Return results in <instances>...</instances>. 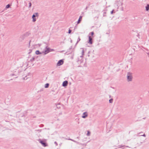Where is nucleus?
Returning a JSON list of instances; mask_svg holds the SVG:
<instances>
[{"mask_svg": "<svg viewBox=\"0 0 149 149\" xmlns=\"http://www.w3.org/2000/svg\"><path fill=\"white\" fill-rule=\"evenodd\" d=\"M146 10L147 11H148L149 10V5L148 4H147V6H146Z\"/></svg>", "mask_w": 149, "mask_h": 149, "instance_id": "nucleus-11", "label": "nucleus"}, {"mask_svg": "<svg viewBox=\"0 0 149 149\" xmlns=\"http://www.w3.org/2000/svg\"><path fill=\"white\" fill-rule=\"evenodd\" d=\"M81 51V55L80 56L81 57H82L84 54V48H82L80 49Z\"/></svg>", "mask_w": 149, "mask_h": 149, "instance_id": "nucleus-8", "label": "nucleus"}, {"mask_svg": "<svg viewBox=\"0 0 149 149\" xmlns=\"http://www.w3.org/2000/svg\"><path fill=\"white\" fill-rule=\"evenodd\" d=\"M40 143L44 147H45L47 146L46 143L44 142L43 141H41L40 142Z\"/></svg>", "mask_w": 149, "mask_h": 149, "instance_id": "nucleus-10", "label": "nucleus"}, {"mask_svg": "<svg viewBox=\"0 0 149 149\" xmlns=\"http://www.w3.org/2000/svg\"><path fill=\"white\" fill-rule=\"evenodd\" d=\"M148 56H149V53H148Z\"/></svg>", "mask_w": 149, "mask_h": 149, "instance_id": "nucleus-24", "label": "nucleus"}, {"mask_svg": "<svg viewBox=\"0 0 149 149\" xmlns=\"http://www.w3.org/2000/svg\"><path fill=\"white\" fill-rule=\"evenodd\" d=\"M64 61L63 60H60L57 63L56 65L58 66H60L63 63Z\"/></svg>", "mask_w": 149, "mask_h": 149, "instance_id": "nucleus-5", "label": "nucleus"}, {"mask_svg": "<svg viewBox=\"0 0 149 149\" xmlns=\"http://www.w3.org/2000/svg\"><path fill=\"white\" fill-rule=\"evenodd\" d=\"M94 35V33L93 32H91L89 34V36H90V35H91V37L93 38V36Z\"/></svg>", "mask_w": 149, "mask_h": 149, "instance_id": "nucleus-12", "label": "nucleus"}, {"mask_svg": "<svg viewBox=\"0 0 149 149\" xmlns=\"http://www.w3.org/2000/svg\"><path fill=\"white\" fill-rule=\"evenodd\" d=\"M68 84V82L67 81H64L62 85L63 86H67V85Z\"/></svg>", "mask_w": 149, "mask_h": 149, "instance_id": "nucleus-7", "label": "nucleus"}, {"mask_svg": "<svg viewBox=\"0 0 149 149\" xmlns=\"http://www.w3.org/2000/svg\"><path fill=\"white\" fill-rule=\"evenodd\" d=\"M88 136H89L90 135V132L89 131H88L87 134Z\"/></svg>", "mask_w": 149, "mask_h": 149, "instance_id": "nucleus-16", "label": "nucleus"}, {"mask_svg": "<svg viewBox=\"0 0 149 149\" xmlns=\"http://www.w3.org/2000/svg\"><path fill=\"white\" fill-rule=\"evenodd\" d=\"M82 16H80L79 17V20L77 22V24H79V23H80L81 21V19H82Z\"/></svg>", "mask_w": 149, "mask_h": 149, "instance_id": "nucleus-9", "label": "nucleus"}, {"mask_svg": "<svg viewBox=\"0 0 149 149\" xmlns=\"http://www.w3.org/2000/svg\"><path fill=\"white\" fill-rule=\"evenodd\" d=\"M80 38L79 37L78 39L77 42V43L79 41H80Z\"/></svg>", "mask_w": 149, "mask_h": 149, "instance_id": "nucleus-20", "label": "nucleus"}, {"mask_svg": "<svg viewBox=\"0 0 149 149\" xmlns=\"http://www.w3.org/2000/svg\"><path fill=\"white\" fill-rule=\"evenodd\" d=\"M143 136H145V134H144L143 135Z\"/></svg>", "mask_w": 149, "mask_h": 149, "instance_id": "nucleus-23", "label": "nucleus"}, {"mask_svg": "<svg viewBox=\"0 0 149 149\" xmlns=\"http://www.w3.org/2000/svg\"><path fill=\"white\" fill-rule=\"evenodd\" d=\"M38 13H35L32 16V18L33 19V22H35L36 20V17H38Z\"/></svg>", "mask_w": 149, "mask_h": 149, "instance_id": "nucleus-2", "label": "nucleus"}, {"mask_svg": "<svg viewBox=\"0 0 149 149\" xmlns=\"http://www.w3.org/2000/svg\"><path fill=\"white\" fill-rule=\"evenodd\" d=\"M49 84L48 83H47L45 85V88H48L49 86Z\"/></svg>", "mask_w": 149, "mask_h": 149, "instance_id": "nucleus-14", "label": "nucleus"}, {"mask_svg": "<svg viewBox=\"0 0 149 149\" xmlns=\"http://www.w3.org/2000/svg\"><path fill=\"white\" fill-rule=\"evenodd\" d=\"M127 80L128 81H132L133 79L132 74V73L128 72L127 74Z\"/></svg>", "mask_w": 149, "mask_h": 149, "instance_id": "nucleus-1", "label": "nucleus"}, {"mask_svg": "<svg viewBox=\"0 0 149 149\" xmlns=\"http://www.w3.org/2000/svg\"><path fill=\"white\" fill-rule=\"evenodd\" d=\"M35 53L37 55L41 54L42 53H41L38 50L36 51Z\"/></svg>", "mask_w": 149, "mask_h": 149, "instance_id": "nucleus-13", "label": "nucleus"}, {"mask_svg": "<svg viewBox=\"0 0 149 149\" xmlns=\"http://www.w3.org/2000/svg\"><path fill=\"white\" fill-rule=\"evenodd\" d=\"M93 37H91V36H89V40L88 43L92 45L93 44Z\"/></svg>", "mask_w": 149, "mask_h": 149, "instance_id": "nucleus-4", "label": "nucleus"}, {"mask_svg": "<svg viewBox=\"0 0 149 149\" xmlns=\"http://www.w3.org/2000/svg\"><path fill=\"white\" fill-rule=\"evenodd\" d=\"M71 32V30L70 29H69L68 31V33H70Z\"/></svg>", "mask_w": 149, "mask_h": 149, "instance_id": "nucleus-21", "label": "nucleus"}, {"mask_svg": "<svg viewBox=\"0 0 149 149\" xmlns=\"http://www.w3.org/2000/svg\"><path fill=\"white\" fill-rule=\"evenodd\" d=\"M113 11H114V10H112V11H111V14H112L113 13Z\"/></svg>", "mask_w": 149, "mask_h": 149, "instance_id": "nucleus-22", "label": "nucleus"}, {"mask_svg": "<svg viewBox=\"0 0 149 149\" xmlns=\"http://www.w3.org/2000/svg\"><path fill=\"white\" fill-rule=\"evenodd\" d=\"M10 7V5L9 4H8L6 6V8H8Z\"/></svg>", "mask_w": 149, "mask_h": 149, "instance_id": "nucleus-17", "label": "nucleus"}, {"mask_svg": "<svg viewBox=\"0 0 149 149\" xmlns=\"http://www.w3.org/2000/svg\"><path fill=\"white\" fill-rule=\"evenodd\" d=\"M88 116V113L86 112H84L83 114V116L82 117L83 118H85L87 117Z\"/></svg>", "mask_w": 149, "mask_h": 149, "instance_id": "nucleus-6", "label": "nucleus"}, {"mask_svg": "<svg viewBox=\"0 0 149 149\" xmlns=\"http://www.w3.org/2000/svg\"><path fill=\"white\" fill-rule=\"evenodd\" d=\"M50 49L49 48L46 47L45 48V50L43 51L42 53H44L45 54H46L50 51Z\"/></svg>", "mask_w": 149, "mask_h": 149, "instance_id": "nucleus-3", "label": "nucleus"}, {"mask_svg": "<svg viewBox=\"0 0 149 149\" xmlns=\"http://www.w3.org/2000/svg\"><path fill=\"white\" fill-rule=\"evenodd\" d=\"M109 102L110 103H111L112 102H113V99H111L109 100Z\"/></svg>", "mask_w": 149, "mask_h": 149, "instance_id": "nucleus-18", "label": "nucleus"}, {"mask_svg": "<svg viewBox=\"0 0 149 149\" xmlns=\"http://www.w3.org/2000/svg\"><path fill=\"white\" fill-rule=\"evenodd\" d=\"M10 76H16L17 75V74H15V73H12L10 74Z\"/></svg>", "mask_w": 149, "mask_h": 149, "instance_id": "nucleus-15", "label": "nucleus"}, {"mask_svg": "<svg viewBox=\"0 0 149 149\" xmlns=\"http://www.w3.org/2000/svg\"><path fill=\"white\" fill-rule=\"evenodd\" d=\"M29 7L30 8L31 6V2H30L29 3Z\"/></svg>", "mask_w": 149, "mask_h": 149, "instance_id": "nucleus-19", "label": "nucleus"}]
</instances>
